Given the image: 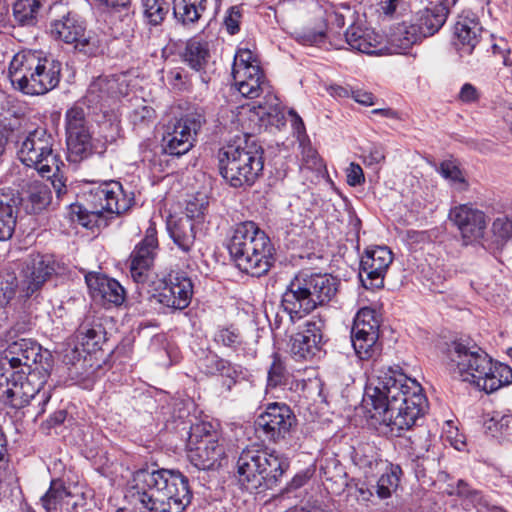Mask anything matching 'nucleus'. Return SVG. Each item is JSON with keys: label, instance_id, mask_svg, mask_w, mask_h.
<instances>
[{"label": "nucleus", "instance_id": "1", "mask_svg": "<svg viewBox=\"0 0 512 512\" xmlns=\"http://www.w3.org/2000/svg\"><path fill=\"white\" fill-rule=\"evenodd\" d=\"M365 396L373 407L372 416L388 426L396 436L415 425L428 407L421 385L391 368L379 370L369 379Z\"/></svg>", "mask_w": 512, "mask_h": 512}, {"label": "nucleus", "instance_id": "2", "mask_svg": "<svg viewBox=\"0 0 512 512\" xmlns=\"http://www.w3.org/2000/svg\"><path fill=\"white\" fill-rule=\"evenodd\" d=\"M267 115L270 112L266 106L242 105L237 117L243 131L218 151L220 174L233 188L251 187L263 173L264 150L255 133L261 130Z\"/></svg>", "mask_w": 512, "mask_h": 512}, {"label": "nucleus", "instance_id": "3", "mask_svg": "<svg viewBox=\"0 0 512 512\" xmlns=\"http://www.w3.org/2000/svg\"><path fill=\"white\" fill-rule=\"evenodd\" d=\"M127 497L149 512H183L191 502L192 492L188 478L179 471L142 469L133 474Z\"/></svg>", "mask_w": 512, "mask_h": 512}, {"label": "nucleus", "instance_id": "4", "mask_svg": "<svg viewBox=\"0 0 512 512\" xmlns=\"http://www.w3.org/2000/svg\"><path fill=\"white\" fill-rule=\"evenodd\" d=\"M449 370L454 378L469 382L487 393L512 383V369L494 362L480 347L454 342L449 350Z\"/></svg>", "mask_w": 512, "mask_h": 512}, {"label": "nucleus", "instance_id": "5", "mask_svg": "<svg viewBox=\"0 0 512 512\" xmlns=\"http://www.w3.org/2000/svg\"><path fill=\"white\" fill-rule=\"evenodd\" d=\"M339 281L329 274L301 273L289 285L281 298V308L290 321L299 320L317 307L328 304L338 292Z\"/></svg>", "mask_w": 512, "mask_h": 512}, {"label": "nucleus", "instance_id": "6", "mask_svg": "<svg viewBox=\"0 0 512 512\" xmlns=\"http://www.w3.org/2000/svg\"><path fill=\"white\" fill-rule=\"evenodd\" d=\"M60 61L41 52L24 50L14 55L9 65V78L14 88L27 95H44L58 86Z\"/></svg>", "mask_w": 512, "mask_h": 512}, {"label": "nucleus", "instance_id": "7", "mask_svg": "<svg viewBox=\"0 0 512 512\" xmlns=\"http://www.w3.org/2000/svg\"><path fill=\"white\" fill-rule=\"evenodd\" d=\"M228 250L236 267L251 276L260 277L272 266L274 249L271 241L253 221L235 226Z\"/></svg>", "mask_w": 512, "mask_h": 512}, {"label": "nucleus", "instance_id": "8", "mask_svg": "<svg viewBox=\"0 0 512 512\" xmlns=\"http://www.w3.org/2000/svg\"><path fill=\"white\" fill-rule=\"evenodd\" d=\"M49 378V365L37 367L35 372L23 369L0 356V397L15 409H21L38 395Z\"/></svg>", "mask_w": 512, "mask_h": 512}, {"label": "nucleus", "instance_id": "9", "mask_svg": "<svg viewBox=\"0 0 512 512\" xmlns=\"http://www.w3.org/2000/svg\"><path fill=\"white\" fill-rule=\"evenodd\" d=\"M90 209L82 205H73L72 213L76 214L78 222L84 227H92L93 222L105 213L120 215L134 205V195L126 192L117 181L103 183L93 188L89 193Z\"/></svg>", "mask_w": 512, "mask_h": 512}, {"label": "nucleus", "instance_id": "10", "mask_svg": "<svg viewBox=\"0 0 512 512\" xmlns=\"http://www.w3.org/2000/svg\"><path fill=\"white\" fill-rule=\"evenodd\" d=\"M219 440L220 435L211 423L193 425L187 441L190 462L200 470H211L220 466L225 457V449Z\"/></svg>", "mask_w": 512, "mask_h": 512}, {"label": "nucleus", "instance_id": "11", "mask_svg": "<svg viewBox=\"0 0 512 512\" xmlns=\"http://www.w3.org/2000/svg\"><path fill=\"white\" fill-rule=\"evenodd\" d=\"M54 139L44 128H36L28 132L18 149L19 160L28 167L34 168L40 175L58 170L63 165L60 156L53 150Z\"/></svg>", "mask_w": 512, "mask_h": 512}, {"label": "nucleus", "instance_id": "12", "mask_svg": "<svg viewBox=\"0 0 512 512\" xmlns=\"http://www.w3.org/2000/svg\"><path fill=\"white\" fill-rule=\"evenodd\" d=\"M49 31L54 39L73 45L85 55L96 56L104 51L100 38L92 32H87L84 22L75 14L68 13L52 21Z\"/></svg>", "mask_w": 512, "mask_h": 512}, {"label": "nucleus", "instance_id": "13", "mask_svg": "<svg viewBox=\"0 0 512 512\" xmlns=\"http://www.w3.org/2000/svg\"><path fill=\"white\" fill-rule=\"evenodd\" d=\"M66 143L68 160L80 162L94 152L92 133L84 109L75 104L65 113Z\"/></svg>", "mask_w": 512, "mask_h": 512}, {"label": "nucleus", "instance_id": "14", "mask_svg": "<svg viewBox=\"0 0 512 512\" xmlns=\"http://www.w3.org/2000/svg\"><path fill=\"white\" fill-rule=\"evenodd\" d=\"M232 76L238 91L245 97L256 98L269 89L263 72L249 49H239L235 54Z\"/></svg>", "mask_w": 512, "mask_h": 512}, {"label": "nucleus", "instance_id": "15", "mask_svg": "<svg viewBox=\"0 0 512 512\" xmlns=\"http://www.w3.org/2000/svg\"><path fill=\"white\" fill-rule=\"evenodd\" d=\"M445 22V8L432 4L419 10L409 26L404 25L403 28L399 29V37L395 38L394 41L400 42L399 47L402 50H407L423 38L437 33Z\"/></svg>", "mask_w": 512, "mask_h": 512}, {"label": "nucleus", "instance_id": "16", "mask_svg": "<svg viewBox=\"0 0 512 512\" xmlns=\"http://www.w3.org/2000/svg\"><path fill=\"white\" fill-rule=\"evenodd\" d=\"M204 122L203 114L198 111H191L181 116L168 127L163 137L164 151L175 156L190 151Z\"/></svg>", "mask_w": 512, "mask_h": 512}, {"label": "nucleus", "instance_id": "17", "mask_svg": "<svg viewBox=\"0 0 512 512\" xmlns=\"http://www.w3.org/2000/svg\"><path fill=\"white\" fill-rule=\"evenodd\" d=\"M59 264L53 255L30 254L24 261L20 274L19 292L29 298L39 292L58 271Z\"/></svg>", "mask_w": 512, "mask_h": 512}, {"label": "nucleus", "instance_id": "18", "mask_svg": "<svg viewBox=\"0 0 512 512\" xmlns=\"http://www.w3.org/2000/svg\"><path fill=\"white\" fill-rule=\"evenodd\" d=\"M159 249L155 223L150 221L144 238L135 246L129 257L130 275L137 284L151 280L152 269Z\"/></svg>", "mask_w": 512, "mask_h": 512}, {"label": "nucleus", "instance_id": "19", "mask_svg": "<svg viewBox=\"0 0 512 512\" xmlns=\"http://www.w3.org/2000/svg\"><path fill=\"white\" fill-rule=\"evenodd\" d=\"M154 295L157 301L171 309L187 308L193 296L192 280L183 272L169 273L160 279Z\"/></svg>", "mask_w": 512, "mask_h": 512}, {"label": "nucleus", "instance_id": "20", "mask_svg": "<svg viewBox=\"0 0 512 512\" xmlns=\"http://www.w3.org/2000/svg\"><path fill=\"white\" fill-rule=\"evenodd\" d=\"M127 93L128 83L125 75L100 76L90 83L83 102L89 108L102 110Z\"/></svg>", "mask_w": 512, "mask_h": 512}, {"label": "nucleus", "instance_id": "21", "mask_svg": "<svg viewBox=\"0 0 512 512\" xmlns=\"http://www.w3.org/2000/svg\"><path fill=\"white\" fill-rule=\"evenodd\" d=\"M295 423V416L285 404L272 403L255 422L256 432L268 441L276 442L286 436Z\"/></svg>", "mask_w": 512, "mask_h": 512}, {"label": "nucleus", "instance_id": "22", "mask_svg": "<svg viewBox=\"0 0 512 512\" xmlns=\"http://www.w3.org/2000/svg\"><path fill=\"white\" fill-rule=\"evenodd\" d=\"M393 261L391 250L386 246L368 248L360 261L359 277L365 288H382L384 277Z\"/></svg>", "mask_w": 512, "mask_h": 512}, {"label": "nucleus", "instance_id": "23", "mask_svg": "<svg viewBox=\"0 0 512 512\" xmlns=\"http://www.w3.org/2000/svg\"><path fill=\"white\" fill-rule=\"evenodd\" d=\"M325 323L320 317H312L304 330L291 338L290 351L297 360H308L320 354Z\"/></svg>", "mask_w": 512, "mask_h": 512}, {"label": "nucleus", "instance_id": "24", "mask_svg": "<svg viewBox=\"0 0 512 512\" xmlns=\"http://www.w3.org/2000/svg\"><path fill=\"white\" fill-rule=\"evenodd\" d=\"M449 219L458 228L465 244L483 237L487 227L484 212L469 204H461L452 208Z\"/></svg>", "mask_w": 512, "mask_h": 512}, {"label": "nucleus", "instance_id": "25", "mask_svg": "<svg viewBox=\"0 0 512 512\" xmlns=\"http://www.w3.org/2000/svg\"><path fill=\"white\" fill-rule=\"evenodd\" d=\"M27 373L35 372L41 365L50 366L48 359L42 362L41 347L30 339H19L8 345L1 355Z\"/></svg>", "mask_w": 512, "mask_h": 512}, {"label": "nucleus", "instance_id": "26", "mask_svg": "<svg viewBox=\"0 0 512 512\" xmlns=\"http://www.w3.org/2000/svg\"><path fill=\"white\" fill-rule=\"evenodd\" d=\"M236 467L238 481L245 489L252 491L263 486V477L260 476L261 450L255 446L243 449L238 457Z\"/></svg>", "mask_w": 512, "mask_h": 512}, {"label": "nucleus", "instance_id": "27", "mask_svg": "<svg viewBox=\"0 0 512 512\" xmlns=\"http://www.w3.org/2000/svg\"><path fill=\"white\" fill-rule=\"evenodd\" d=\"M88 289L94 299H99L103 303L121 305L125 300V289L115 279L109 278L104 274L90 272L85 276Z\"/></svg>", "mask_w": 512, "mask_h": 512}, {"label": "nucleus", "instance_id": "28", "mask_svg": "<svg viewBox=\"0 0 512 512\" xmlns=\"http://www.w3.org/2000/svg\"><path fill=\"white\" fill-rule=\"evenodd\" d=\"M482 27L478 20L468 16H459L454 26V46L459 57L465 59L472 55L480 42Z\"/></svg>", "mask_w": 512, "mask_h": 512}, {"label": "nucleus", "instance_id": "29", "mask_svg": "<svg viewBox=\"0 0 512 512\" xmlns=\"http://www.w3.org/2000/svg\"><path fill=\"white\" fill-rule=\"evenodd\" d=\"M345 39L352 50L361 53L374 54L381 50L382 37L370 28L352 25L346 31Z\"/></svg>", "mask_w": 512, "mask_h": 512}, {"label": "nucleus", "instance_id": "30", "mask_svg": "<svg viewBox=\"0 0 512 512\" xmlns=\"http://www.w3.org/2000/svg\"><path fill=\"white\" fill-rule=\"evenodd\" d=\"M289 468L286 458L276 452L261 450L260 476L263 477V486L271 489L277 485L279 479Z\"/></svg>", "mask_w": 512, "mask_h": 512}, {"label": "nucleus", "instance_id": "31", "mask_svg": "<svg viewBox=\"0 0 512 512\" xmlns=\"http://www.w3.org/2000/svg\"><path fill=\"white\" fill-rule=\"evenodd\" d=\"M46 512H69L76 509L74 496L59 481H52L49 490L41 497Z\"/></svg>", "mask_w": 512, "mask_h": 512}, {"label": "nucleus", "instance_id": "32", "mask_svg": "<svg viewBox=\"0 0 512 512\" xmlns=\"http://www.w3.org/2000/svg\"><path fill=\"white\" fill-rule=\"evenodd\" d=\"M173 242L184 253L191 252L196 240V224L190 218H178L168 223Z\"/></svg>", "mask_w": 512, "mask_h": 512}, {"label": "nucleus", "instance_id": "33", "mask_svg": "<svg viewBox=\"0 0 512 512\" xmlns=\"http://www.w3.org/2000/svg\"><path fill=\"white\" fill-rule=\"evenodd\" d=\"M19 199L9 194H0V241L12 237L19 210Z\"/></svg>", "mask_w": 512, "mask_h": 512}, {"label": "nucleus", "instance_id": "34", "mask_svg": "<svg viewBox=\"0 0 512 512\" xmlns=\"http://www.w3.org/2000/svg\"><path fill=\"white\" fill-rule=\"evenodd\" d=\"M181 57L183 62L191 69L197 72L205 70L210 58L208 43L195 38L190 39L187 42Z\"/></svg>", "mask_w": 512, "mask_h": 512}, {"label": "nucleus", "instance_id": "35", "mask_svg": "<svg viewBox=\"0 0 512 512\" xmlns=\"http://www.w3.org/2000/svg\"><path fill=\"white\" fill-rule=\"evenodd\" d=\"M410 454L414 457V461L429 462L433 464L435 457H430L429 451L432 446V435L427 428H420L409 436Z\"/></svg>", "mask_w": 512, "mask_h": 512}, {"label": "nucleus", "instance_id": "36", "mask_svg": "<svg viewBox=\"0 0 512 512\" xmlns=\"http://www.w3.org/2000/svg\"><path fill=\"white\" fill-rule=\"evenodd\" d=\"M25 198L31 204L33 213L43 210L51 201V192L46 184L39 180L29 182L24 188Z\"/></svg>", "mask_w": 512, "mask_h": 512}, {"label": "nucleus", "instance_id": "37", "mask_svg": "<svg viewBox=\"0 0 512 512\" xmlns=\"http://www.w3.org/2000/svg\"><path fill=\"white\" fill-rule=\"evenodd\" d=\"M104 332L100 325L83 323L77 330V340L83 351L92 353L100 348Z\"/></svg>", "mask_w": 512, "mask_h": 512}, {"label": "nucleus", "instance_id": "38", "mask_svg": "<svg viewBox=\"0 0 512 512\" xmlns=\"http://www.w3.org/2000/svg\"><path fill=\"white\" fill-rule=\"evenodd\" d=\"M352 331L356 335L379 337V321L375 311L370 308H362L355 316Z\"/></svg>", "mask_w": 512, "mask_h": 512}, {"label": "nucleus", "instance_id": "39", "mask_svg": "<svg viewBox=\"0 0 512 512\" xmlns=\"http://www.w3.org/2000/svg\"><path fill=\"white\" fill-rule=\"evenodd\" d=\"M214 341L233 352H238L244 348V337L240 330L234 326H219L214 334Z\"/></svg>", "mask_w": 512, "mask_h": 512}, {"label": "nucleus", "instance_id": "40", "mask_svg": "<svg viewBox=\"0 0 512 512\" xmlns=\"http://www.w3.org/2000/svg\"><path fill=\"white\" fill-rule=\"evenodd\" d=\"M40 8L39 0H17L13 5L15 21L22 26L34 25Z\"/></svg>", "mask_w": 512, "mask_h": 512}, {"label": "nucleus", "instance_id": "41", "mask_svg": "<svg viewBox=\"0 0 512 512\" xmlns=\"http://www.w3.org/2000/svg\"><path fill=\"white\" fill-rule=\"evenodd\" d=\"M206 10L204 6L187 3L183 0H173V14L175 19L184 26L195 24Z\"/></svg>", "mask_w": 512, "mask_h": 512}, {"label": "nucleus", "instance_id": "42", "mask_svg": "<svg viewBox=\"0 0 512 512\" xmlns=\"http://www.w3.org/2000/svg\"><path fill=\"white\" fill-rule=\"evenodd\" d=\"M156 120V111L147 105L136 107L130 113V121L138 133L151 130Z\"/></svg>", "mask_w": 512, "mask_h": 512}, {"label": "nucleus", "instance_id": "43", "mask_svg": "<svg viewBox=\"0 0 512 512\" xmlns=\"http://www.w3.org/2000/svg\"><path fill=\"white\" fill-rule=\"evenodd\" d=\"M142 5L146 20L153 26L161 24L169 11L165 0H142Z\"/></svg>", "mask_w": 512, "mask_h": 512}, {"label": "nucleus", "instance_id": "44", "mask_svg": "<svg viewBox=\"0 0 512 512\" xmlns=\"http://www.w3.org/2000/svg\"><path fill=\"white\" fill-rule=\"evenodd\" d=\"M401 469L399 466H392L389 471L381 475L377 482V495L381 499L391 496L399 484Z\"/></svg>", "mask_w": 512, "mask_h": 512}, {"label": "nucleus", "instance_id": "45", "mask_svg": "<svg viewBox=\"0 0 512 512\" xmlns=\"http://www.w3.org/2000/svg\"><path fill=\"white\" fill-rule=\"evenodd\" d=\"M351 340L356 355L362 360L371 358L377 351L376 342L378 337L356 335L351 331Z\"/></svg>", "mask_w": 512, "mask_h": 512}, {"label": "nucleus", "instance_id": "46", "mask_svg": "<svg viewBox=\"0 0 512 512\" xmlns=\"http://www.w3.org/2000/svg\"><path fill=\"white\" fill-rule=\"evenodd\" d=\"M511 420L512 414H503L495 411L491 415H487L483 427L486 433L496 437L501 435L509 427Z\"/></svg>", "mask_w": 512, "mask_h": 512}, {"label": "nucleus", "instance_id": "47", "mask_svg": "<svg viewBox=\"0 0 512 512\" xmlns=\"http://www.w3.org/2000/svg\"><path fill=\"white\" fill-rule=\"evenodd\" d=\"M208 198L206 195L198 193L190 199L186 205V216L183 218H190L192 222L200 223L203 221L204 216L208 210Z\"/></svg>", "mask_w": 512, "mask_h": 512}, {"label": "nucleus", "instance_id": "48", "mask_svg": "<svg viewBox=\"0 0 512 512\" xmlns=\"http://www.w3.org/2000/svg\"><path fill=\"white\" fill-rule=\"evenodd\" d=\"M217 375H220L224 379L223 385L230 391L232 386L243 376V370L241 366L234 365L228 360L223 359L222 363L219 365Z\"/></svg>", "mask_w": 512, "mask_h": 512}, {"label": "nucleus", "instance_id": "49", "mask_svg": "<svg viewBox=\"0 0 512 512\" xmlns=\"http://www.w3.org/2000/svg\"><path fill=\"white\" fill-rule=\"evenodd\" d=\"M440 174L452 184L458 185L460 189L466 187L465 178L459 167L452 161L441 163L439 168Z\"/></svg>", "mask_w": 512, "mask_h": 512}, {"label": "nucleus", "instance_id": "50", "mask_svg": "<svg viewBox=\"0 0 512 512\" xmlns=\"http://www.w3.org/2000/svg\"><path fill=\"white\" fill-rule=\"evenodd\" d=\"M17 288H19V282L16 277L12 275L6 278L0 277V306L7 305L14 298Z\"/></svg>", "mask_w": 512, "mask_h": 512}, {"label": "nucleus", "instance_id": "51", "mask_svg": "<svg viewBox=\"0 0 512 512\" xmlns=\"http://www.w3.org/2000/svg\"><path fill=\"white\" fill-rule=\"evenodd\" d=\"M287 372L282 362L275 358L268 371V386L277 387L286 382Z\"/></svg>", "mask_w": 512, "mask_h": 512}, {"label": "nucleus", "instance_id": "52", "mask_svg": "<svg viewBox=\"0 0 512 512\" xmlns=\"http://www.w3.org/2000/svg\"><path fill=\"white\" fill-rule=\"evenodd\" d=\"M58 170H53L51 172H47L45 175H41L42 177H47L51 180V185L54 188L56 195L60 198L62 195L66 194L67 186H66V178L64 177L62 168L65 166L57 165Z\"/></svg>", "mask_w": 512, "mask_h": 512}, {"label": "nucleus", "instance_id": "53", "mask_svg": "<svg viewBox=\"0 0 512 512\" xmlns=\"http://www.w3.org/2000/svg\"><path fill=\"white\" fill-rule=\"evenodd\" d=\"M349 493L360 503H367L373 497V493L366 483L352 480L347 484Z\"/></svg>", "mask_w": 512, "mask_h": 512}, {"label": "nucleus", "instance_id": "54", "mask_svg": "<svg viewBox=\"0 0 512 512\" xmlns=\"http://www.w3.org/2000/svg\"><path fill=\"white\" fill-rule=\"evenodd\" d=\"M493 233L501 240H508L512 237V221L506 216L498 217L492 225Z\"/></svg>", "mask_w": 512, "mask_h": 512}, {"label": "nucleus", "instance_id": "55", "mask_svg": "<svg viewBox=\"0 0 512 512\" xmlns=\"http://www.w3.org/2000/svg\"><path fill=\"white\" fill-rule=\"evenodd\" d=\"M222 360L223 358H220L217 354L209 352L199 359V368L207 375H217Z\"/></svg>", "mask_w": 512, "mask_h": 512}, {"label": "nucleus", "instance_id": "56", "mask_svg": "<svg viewBox=\"0 0 512 512\" xmlns=\"http://www.w3.org/2000/svg\"><path fill=\"white\" fill-rule=\"evenodd\" d=\"M241 17V9L238 6H233L227 11V14L224 18V25L230 35H234L239 32Z\"/></svg>", "mask_w": 512, "mask_h": 512}, {"label": "nucleus", "instance_id": "57", "mask_svg": "<svg viewBox=\"0 0 512 512\" xmlns=\"http://www.w3.org/2000/svg\"><path fill=\"white\" fill-rule=\"evenodd\" d=\"M491 49L494 55L500 56L502 58V63L504 66L509 67L512 65V61L509 57L510 47L505 39L499 38L495 40L491 46Z\"/></svg>", "mask_w": 512, "mask_h": 512}, {"label": "nucleus", "instance_id": "58", "mask_svg": "<svg viewBox=\"0 0 512 512\" xmlns=\"http://www.w3.org/2000/svg\"><path fill=\"white\" fill-rule=\"evenodd\" d=\"M346 177L347 183L350 186H357L365 181L363 169L357 163H350L349 167L346 169Z\"/></svg>", "mask_w": 512, "mask_h": 512}, {"label": "nucleus", "instance_id": "59", "mask_svg": "<svg viewBox=\"0 0 512 512\" xmlns=\"http://www.w3.org/2000/svg\"><path fill=\"white\" fill-rule=\"evenodd\" d=\"M446 492L449 495H456L460 497H469L472 494L469 484L464 480H458L456 485L449 484Z\"/></svg>", "mask_w": 512, "mask_h": 512}, {"label": "nucleus", "instance_id": "60", "mask_svg": "<svg viewBox=\"0 0 512 512\" xmlns=\"http://www.w3.org/2000/svg\"><path fill=\"white\" fill-rule=\"evenodd\" d=\"M306 228V223L299 219L298 221L291 222L290 225L286 227L285 233L287 236H292L291 242L294 243L298 242L296 237H302L305 235Z\"/></svg>", "mask_w": 512, "mask_h": 512}, {"label": "nucleus", "instance_id": "61", "mask_svg": "<svg viewBox=\"0 0 512 512\" xmlns=\"http://www.w3.org/2000/svg\"><path fill=\"white\" fill-rule=\"evenodd\" d=\"M171 84L179 89L185 90L188 89V77L186 73L180 69H174L170 72Z\"/></svg>", "mask_w": 512, "mask_h": 512}, {"label": "nucleus", "instance_id": "62", "mask_svg": "<svg viewBox=\"0 0 512 512\" xmlns=\"http://www.w3.org/2000/svg\"><path fill=\"white\" fill-rule=\"evenodd\" d=\"M385 159L384 150L380 146H373L370 148L368 155L364 157L366 165L379 164Z\"/></svg>", "mask_w": 512, "mask_h": 512}, {"label": "nucleus", "instance_id": "63", "mask_svg": "<svg viewBox=\"0 0 512 512\" xmlns=\"http://www.w3.org/2000/svg\"><path fill=\"white\" fill-rule=\"evenodd\" d=\"M403 2L404 0H380L378 3V11L385 16H392Z\"/></svg>", "mask_w": 512, "mask_h": 512}, {"label": "nucleus", "instance_id": "64", "mask_svg": "<svg viewBox=\"0 0 512 512\" xmlns=\"http://www.w3.org/2000/svg\"><path fill=\"white\" fill-rule=\"evenodd\" d=\"M459 98L466 103L475 102L478 99L476 87L470 83H465L459 92Z\"/></svg>", "mask_w": 512, "mask_h": 512}]
</instances>
